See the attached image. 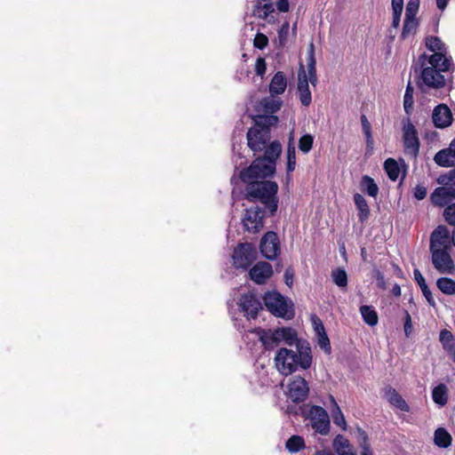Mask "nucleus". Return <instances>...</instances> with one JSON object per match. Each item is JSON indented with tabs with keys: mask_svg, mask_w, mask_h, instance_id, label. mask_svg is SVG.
Instances as JSON below:
<instances>
[{
	"mask_svg": "<svg viewBox=\"0 0 455 455\" xmlns=\"http://www.w3.org/2000/svg\"><path fill=\"white\" fill-rule=\"evenodd\" d=\"M426 46L434 53L430 56L422 53L411 66V70L418 75V86L422 91L425 87L443 88L445 78L441 73L448 71L451 67V60L445 56V44L439 37L429 36L426 39Z\"/></svg>",
	"mask_w": 455,
	"mask_h": 455,
	"instance_id": "obj_1",
	"label": "nucleus"
},
{
	"mask_svg": "<svg viewBox=\"0 0 455 455\" xmlns=\"http://www.w3.org/2000/svg\"><path fill=\"white\" fill-rule=\"evenodd\" d=\"M282 153V145L278 140H273L263 156L255 158L250 166L239 173L242 182L267 180L276 171V161Z\"/></svg>",
	"mask_w": 455,
	"mask_h": 455,
	"instance_id": "obj_2",
	"label": "nucleus"
},
{
	"mask_svg": "<svg viewBox=\"0 0 455 455\" xmlns=\"http://www.w3.org/2000/svg\"><path fill=\"white\" fill-rule=\"evenodd\" d=\"M277 370L288 376L299 369L307 370L312 364L311 347L308 341L298 342L296 350L282 347L275 356Z\"/></svg>",
	"mask_w": 455,
	"mask_h": 455,
	"instance_id": "obj_3",
	"label": "nucleus"
},
{
	"mask_svg": "<svg viewBox=\"0 0 455 455\" xmlns=\"http://www.w3.org/2000/svg\"><path fill=\"white\" fill-rule=\"evenodd\" d=\"M245 186L244 198L250 202H260L273 216L278 208V185L273 180L243 182Z\"/></svg>",
	"mask_w": 455,
	"mask_h": 455,
	"instance_id": "obj_4",
	"label": "nucleus"
},
{
	"mask_svg": "<svg viewBox=\"0 0 455 455\" xmlns=\"http://www.w3.org/2000/svg\"><path fill=\"white\" fill-rule=\"evenodd\" d=\"M279 119L276 116L257 115L253 116L254 125L247 132V144L254 154L265 152L268 148L271 134L270 129L275 126Z\"/></svg>",
	"mask_w": 455,
	"mask_h": 455,
	"instance_id": "obj_5",
	"label": "nucleus"
},
{
	"mask_svg": "<svg viewBox=\"0 0 455 455\" xmlns=\"http://www.w3.org/2000/svg\"><path fill=\"white\" fill-rule=\"evenodd\" d=\"M259 340L266 349H273L283 342L287 346L297 347L298 342L306 341L298 338V333L291 327H281L275 330H258Z\"/></svg>",
	"mask_w": 455,
	"mask_h": 455,
	"instance_id": "obj_6",
	"label": "nucleus"
},
{
	"mask_svg": "<svg viewBox=\"0 0 455 455\" xmlns=\"http://www.w3.org/2000/svg\"><path fill=\"white\" fill-rule=\"evenodd\" d=\"M305 417L309 420L312 428L323 435H326L330 432V418L327 411L321 406L313 405L307 412Z\"/></svg>",
	"mask_w": 455,
	"mask_h": 455,
	"instance_id": "obj_7",
	"label": "nucleus"
},
{
	"mask_svg": "<svg viewBox=\"0 0 455 455\" xmlns=\"http://www.w3.org/2000/svg\"><path fill=\"white\" fill-rule=\"evenodd\" d=\"M403 143L404 152L416 159L419 152V139L418 132L410 118L403 120Z\"/></svg>",
	"mask_w": 455,
	"mask_h": 455,
	"instance_id": "obj_8",
	"label": "nucleus"
},
{
	"mask_svg": "<svg viewBox=\"0 0 455 455\" xmlns=\"http://www.w3.org/2000/svg\"><path fill=\"white\" fill-rule=\"evenodd\" d=\"M232 258L235 268L246 269L255 261L257 251L251 243H239L235 248Z\"/></svg>",
	"mask_w": 455,
	"mask_h": 455,
	"instance_id": "obj_9",
	"label": "nucleus"
},
{
	"mask_svg": "<svg viewBox=\"0 0 455 455\" xmlns=\"http://www.w3.org/2000/svg\"><path fill=\"white\" fill-rule=\"evenodd\" d=\"M266 211L259 207H251L245 210L242 223L246 231L251 234L259 233L264 227Z\"/></svg>",
	"mask_w": 455,
	"mask_h": 455,
	"instance_id": "obj_10",
	"label": "nucleus"
},
{
	"mask_svg": "<svg viewBox=\"0 0 455 455\" xmlns=\"http://www.w3.org/2000/svg\"><path fill=\"white\" fill-rule=\"evenodd\" d=\"M259 250L263 257L269 260L275 259L281 253L280 241L274 231L267 232L259 243Z\"/></svg>",
	"mask_w": 455,
	"mask_h": 455,
	"instance_id": "obj_11",
	"label": "nucleus"
},
{
	"mask_svg": "<svg viewBox=\"0 0 455 455\" xmlns=\"http://www.w3.org/2000/svg\"><path fill=\"white\" fill-rule=\"evenodd\" d=\"M266 307L273 315L284 317L288 314V304L283 295L276 291L267 292L263 298Z\"/></svg>",
	"mask_w": 455,
	"mask_h": 455,
	"instance_id": "obj_12",
	"label": "nucleus"
},
{
	"mask_svg": "<svg viewBox=\"0 0 455 455\" xmlns=\"http://www.w3.org/2000/svg\"><path fill=\"white\" fill-rule=\"evenodd\" d=\"M452 238L447 227L439 225L430 235L429 250H451Z\"/></svg>",
	"mask_w": 455,
	"mask_h": 455,
	"instance_id": "obj_13",
	"label": "nucleus"
},
{
	"mask_svg": "<svg viewBox=\"0 0 455 455\" xmlns=\"http://www.w3.org/2000/svg\"><path fill=\"white\" fill-rule=\"evenodd\" d=\"M451 250H433L430 251L432 255V263L439 273L451 274L455 268L453 259L450 255Z\"/></svg>",
	"mask_w": 455,
	"mask_h": 455,
	"instance_id": "obj_14",
	"label": "nucleus"
},
{
	"mask_svg": "<svg viewBox=\"0 0 455 455\" xmlns=\"http://www.w3.org/2000/svg\"><path fill=\"white\" fill-rule=\"evenodd\" d=\"M308 393V384L304 378L294 377L289 383L288 395L294 403L304 402L307 398Z\"/></svg>",
	"mask_w": 455,
	"mask_h": 455,
	"instance_id": "obj_15",
	"label": "nucleus"
},
{
	"mask_svg": "<svg viewBox=\"0 0 455 455\" xmlns=\"http://www.w3.org/2000/svg\"><path fill=\"white\" fill-rule=\"evenodd\" d=\"M455 199V184L442 185L436 188L430 196L431 203L438 207L449 205Z\"/></svg>",
	"mask_w": 455,
	"mask_h": 455,
	"instance_id": "obj_16",
	"label": "nucleus"
},
{
	"mask_svg": "<svg viewBox=\"0 0 455 455\" xmlns=\"http://www.w3.org/2000/svg\"><path fill=\"white\" fill-rule=\"evenodd\" d=\"M453 121L451 110L446 104H438L432 112V122L435 127L444 129L449 127Z\"/></svg>",
	"mask_w": 455,
	"mask_h": 455,
	"instance_id": "obj_17",
	"label": "nucleus"
},
{
	"mask_svg": "<svg viewBox=\"0 0 455 455\" xmlns=\"http://www.w3.org/2000/svg\"><path fill=\"white\" fill-rule=\"evenodd\" d=\"M238 305L247 317L252 319H255L258 316L259 310L262 309L260 301L252 293L243 294Z\"/></svg>",
	"mask_w": 455,
	"mask_h": 455,
	"instance_id": "obj_18",
	"label": "nucleus"
},
{
	"mask_svg": "<svg viewBox=\"0 0 455 455\" xmlns=\"http://www.w3.org/2000/svg\"><path fill=\"white\" fill-rule=\"evenodd\" d=\"M251 279L257 284H263L273 275L272 266L266 262L260 261L255 264L250 270Z\"/></svg>",
	"mask_w": 455,
	"mask_h": 455,
	"instance_id": "obj_19",
	"label": "nucleus"
},
{
	"mask_svg": "<svg viewBox=\"0 0 455 455\" xmlns=\"http://www.w3.org/2000/svg\"><path fill=\"white\" fill-rule=\"evenodd\" d=\"M299 83H298V92L299 98L303 106H309L312 100L311 92L309 90L307 76L302 64H300L299 70L298 72Z\"/></svg>",
	"mask_w": 455,
	"mask_h": 455,
	"instance_id": "obj_20",
	"label": "nucleus"
},
{
	"mask_svg": "<svg viewBox=\"0 0 455 455\" xmlns=\"http://www.w3.org/2000/svg\"><path fill=\"white\" fill-rule=\"evenodd\" d=\"M253 15L259 19L267 20L268 23L275 22L273 16H270L275 12L273 3H261L260 0H257L253 7Z\"/></svg>",
	"mask_w": 455,
	"mask_h": 455,
	"instance_id": "obj_21",
	"label": "nucleus"
},
{
	"mask_svg": "<svg viewBox=\"0 0 455 455\" xmlns=\"http://www.w3.org/2000/svg\"><path fill=\"white\" fill-rule=\"evenodd\" d=\"M385 398L395 407L402 411L408 412L410 407L405 400L398 394V392L392 387H387L384 389Z\"/></svg>",
	"mask_w": 455,
	"mask_h": 455,
	"instance_id": "obj_22",
	"label": "nucleus"
},
{
	"mask_svg": "<svg viewBox=\"0 0 455 455\" xmlns=\"http://www.w3.org/2000/svg\"><path fill=\"white\" fill-rule=\"evenodd\" d=\"M282 106V100L275 99L274 97L263 98L258 105V109L263 111L267 116H275Z\"/></svg>",
	"mask_w": 455,
	"mask_h": 455,
	"instance_id": "obj_23",
	"label": "nucleus"
},
{
	"mask_svg": "<svg viewBox=\"0 0 455 455\" xmlns=\"http://www.w3.org/2000/svg\"><path fill=\"white\" fill-rule=\"evenodd\" d=\"M287 86V80L282 71H278L273 76L269 84V92L272 97L282 94Z\"/></svg>",
	"mask_w": 455,
	"mask_h": 455,
	"instance_id": "obj_24",
	"label": "nucleus"
},
{
	"mask_svg": "<svg viewBox=\"0 0 455 455\" xmlns=\"http://www.w3.org/2000/svg\"><path fill=\"white\" fill-rule=\"evenodd\" d=\"M333 448L338 455H356L349 441L341 435L334 438Z\"/></svg>",
	"mask_w": 455,
	"mask_h": 455,
	"instance_id": "obj_25",
	"label": "nucleus"
},
{
	"mask_svg": "<svg viewBox=\"0 0 455 455\" xmlns=\"http://www.w3.org/2000/svg\"><path fill=\"white\" fill-rule=\"evenodd\" d=\"M354 202L358 210V220L361 223L365 222L370 216V208L364 197L361 194L354 195Z\"/></svg>",
	"mask_w": 455,
	"mask_h": 455,
	"instance_id": "obj_26",
	"label": "nucleus"
},
{
	"mask_svg": "<svg viewBox=\"0 0 455 455\" xmlns=\"http://www.w3.org/2000/svg\"><path fill=\"white\" fill-rule=\"evenodd\" d=\"M413 275H414V279L417 282V283L419 284V286L420 287V290H421L424 297L426 298L427 301L428 302V304L430 306L435 307V301L434 299L431 291L429 290L427 284L426 283L424 276L422 275L420 271L417 268L414 269Z\"/></svg>",
	"mask_w": 455,
	"mask_h": 455,
	"instance_id": "obj_27",
	"label": "nucleus"
},
{
	"mask_svg": "<svg viewBox=\"0 0 455 455\" xmlns=\"http://www.w3.org/2000/svg\"><path fill=\"white\" fill-rule=\"evenodd\" d=\"M454 156L451 154L449 148L441 149L438 151L434 156V161L435 164L442 167H451L454 166Z\"/></svg>",
	"mask_w": 455,
	"mask_h": 455,
	"instance_id": "obj_28",
	"label": "nucleus"
},
{
	"mask_svg": "<svg viewBox=\"0 0 455 455\" xmlns=\"http://www.w3.org/2000/svg\"><path fill=\"white\" fill-rule=\"evenodd\" d=\"M419 27V21L417 18L404 17L403 30L401 34V39L405 40L409 36L416 34Z\"/></svg>",
	"mask_w": 455,
	"mask_h": 455,
	"instance_id": "obj_29",
	"label": "nucleus"
},
{
	"mask_svg": "<svg viewBox=\"0 0 455 455\" xmlns=\"http://www.w3.org/2000/svg\"><path fill=\"white\" fill-rule=\"evenodd\" d=\"M434 441L435 445L441 448H447L451 444V435L443 427H439L435 431Z\"/></svg>",
	"mask_w": 455,
	"mask_h": 455,
	"instance_id": "obj_30",
	"label": "nucleus"
},
{
	"mask_svg": "<svg viewBox=\"0 0 455 455\" xmlns=\"http://www.w3.org/2000/svg\"><path fill=\"white\" fill-rule=\"evenodd\" d=\"M360 313L363 321L370 326H375L378 323L379 317L372 306L363 305L360 307Z\"/></svg>",
	"mask_w": 455,
	"mask_h": 455,
	"instance_id": "obj_31",
	"label": "nucleus"
},
{
	"mask_svg": "<svg viewBox=\"0 0 455 455\" xmlns=\"http://www.w3.org/2000/svg\"><path fill=\"white\" fill-rule=\"evenodd\" d=\"M361 188L364 193L371 197H376L379 194V187L374 180L368 176L363 175L361 180Z\"/></svg>",
	"mask_w": 455,
	"mask_h": 455,
	"instance_id": "obj_32",
	"label": "nucleus"
},
{
	"mask_svg": "<svg viewBox=\"0 0 455 455\" xmlns=\"http://www.w3.org/2000/svg\"><path fill=\"white\" fill-rule=\"evenodd\" d=\"M432 398L435 403L441 406L445 405L448 401L446 386L444 384H439L436 386L432 391Z\"/></svg>",
	"mask_w": 455,
	"mask_h": 455,
	"instance_id": "obj_33",
	"label": "nucleus"
},
{
	"mask_svg": "<svg viewBox=\"0 0 455 455\" xmlns=\"http://www.w3.org/2000/svg\"><path fill=\"white\" fill-rule=\"evenodd\" d=\"M437 288L446 295H455V281L449 277H440L436 281Z\"/></svg>",
	"mask_w": 455,
	"mask_h": 455,
	"instance_id": "obj_34",
	"label": "nucleus"
},
{
	"mask_svg": "<svg viewBox=\"0 0 455 455\" xmlns=\"http://www.w3.org/2000/svg\"><path fill=\"white\" fill-rule=\"evenodd\" d=\"M331 400L333 404V408L331 410V417H332L333 423L335 425L340 427L343 430H346L347 423H346L345 417H344L339 406L338 405V403H336L335 399L332 396H331Z\"/></svg>",
	"mask_w": 455,
	"mask_h": 455,
	"instance_id": "obj_35",
	"label": "nucleus"
},
{
	"mask_svg": "<svg viewBox=\"0 0 455 455\" xmlns=\"http://www.w3.org/2000/svg\"><path fill=\"white\" fill-rule=\"evenodd\" d=\"M384 169L391 180L395 181L398 179L400 167L395 159L387 158L384 163Z\"/></svg>",
	"mask_w": 455,
	"mask_h": 455,
	"instance_id": "obj_36",
	"label": "nucleus"
},
{
	"mask_svg": "<svg viewBox=\"0 0 455 455\" xmlns=\"http://www.w3.org/2000/svg\"><path fill=\"white\" fill-rule=\"evenodd\" d=\"M310 47H311V50H310L309 57L307 60V72H308L307 82L310 81V83L313 85H315L317 81V77H316V68H315L316 62H315V59L314 56L313 44H311Z\"/></svg>",
	"mask_w": 455,
	"mask_h": 455,
	"instance_id": "obj_37",
	"label": "nucleus"
},
{
	"mask_svg": "<svg viewBox=\"0 0 455 455\" xmlns=\"http://www.w3.org/2000/svg\"><path fill=\"white\" fill-rule=\"evenodd\" d=\"M331 278L333 283L339 288L347 286V275L344 268H336L331 271Z\"/></svg>",
	"mask_w": 455,
	"mask_h": 455,
	"instance_id": "obj_38",
	"label": "nucleus"
},
{
	"mask_svg": "<svg viewBox=\"0 0 455 455\" xmlns=\"http://www.w3.org/2000/svg\"><path fill=\"white\" fill-rule=\"evenodd\" d=\"M439 339L444 350L448 353L455 347L454 336L450 331L446 329L442 330L440 331Z\"/></svg>",
	"mask_w": 455,
	"mask_h": 455,
	"instance_id": "obj_39",
	"label": "nucleus"
},
{
	"mask_svg": "<svg viewBox=\"0 0 455 455\" xmlns=\"http://www.w3.org/2000/svg\"><path fill=\"white\" fill-rule=\"evenodd\" d=\"M285 446L290 452H298L305 447L304 439L299 435H292L287 440Z\"/></svg>",
	"mask_w": 455,
	"mask_h": 455,
	"instance_id": "obj_40",
	"label": "nucleus"
},
{
	"mask_svg": "<svg viewBox=\"0 0 455 455\" xmlns=\"http://www.w3.org/2000/svg\"><path fill=\"white\" fill-rule=\"evenodd\" d=\"M413 107V87L408 83L403 96V108L407 115H411Z\"/></svg>",
	"mask_w": 455,
	"mask_h": 455,
	"instance_id": "obj_41",
	"label": "nucleus"
},
{
	"mask_svg": "<svg viewBox=\"0 0 455 455\" xmlns=\"http://www.w3.org/2000/svg\"><path fill=\"white\" fill-rule=\"evenodd\" d=\"M296 167V149L293 144L287 147V172H292Z\"/></svg>",
	"mask_w": 455,
	"mask_h": 455,
	"instance_id": "obj_42",
	"label": "nucleus"
},
{
	"mask_svg": "<svg viewBox=\"0 0 455 455\" xmlns=\"http://www.w3.org/2000/svg\"><path fill=\"white\" fill-rule=\"evenodd\" d=\"M314 137L310 134H304L299 140V148L304 153L307 154L313 147Z\"/></svg>",
	"mask_w": 455,
	"mask_h": 455,
	"instance_id": "obj_43",
	"label": "nucleus"
},
{
	"mask_svg": "<svg viewBox=\"0 0 455 455\" xmlns=\"http://www.w3.org/2000/svg\"><path fill=\"white\" fill-rule=\"evenodd\" d=\"M290 31V24L288 21H284L277 33V41L279 47H283L287 43V38Z\"/></svg>",
	"mask_w": 455,
	"mask_h": 455,
	"instance_id": "obj_44",
	"label": "nucleus"
},
{
	"mask_svg": "<svg viewBox=\"0 0 455 455\" xmlns=\"http://www.w3.org/2000/svg\"><path fill=\"white\" fill-rule=\"evenodd\" d=\"M437 183L440 185L455 184V164L447 173L438 177Z\"/></svg>",
	"mask_w": 455,
	"mask_h": 455,
	"instance_id": "obj_45",
	"label": "nucleus"
},
{
	"mask_svg": "<svg viewBox=\"0 0 455 455\" xmlns=\"http://www.w3.org/2000/svg\"><path fill=\"white\" fill-rule=\"evenodd\" d=\"M317 337V344L318 346L321 347V349H323L324 351L325 354H331V343H330V339L326 334V332H324V334H318L316 335Z\"/></svg>",
	"mask_w": 455,
	"mask_h": 455,
	"instance_id": "obj_46",
	"label": "nucleus"
},
{
	"mask_svg": "<svg viewBox=\"0 0 455 455\" xmlns=\"http://www.w3.org/2000/svg\"><path fill=\"white\" fill-rule=\"evenodd\" d=\"M443 218L449 225L455 226V203L446 206L443 211Z\"/></svg>",
	"mask_w": 455,
	"mask_h": 455,
	"instance_id": "obj_47",
	"label": "nucleus"
},
{
	"mask_svg": "<svg viewBox=\"0 0 455 455\" xmlns=\"http://www.w3.org/2000/svg\"><path fill=\"white\" fill-rule=\"evenodd\" d=\"M419 7V0H409L405 8V17L415 18Z\"/></svg>",
	"mask_w": 455,
	"mask_h": 455,
	"instance_id": "obj_48",
	"label": "nucleus"
},
{
	"mask_svg": "<svg viewBox=\"0 0 455 455\" xmlns=\"http://www.w3.org/2000/svg\"><path fill=\"white\" fill-rule=\"evenodd\" d=\"M268 44V38L265 34L257 33L253 40V46L259 50L265 49Z\"/></svg>",
	"mask_w": 455,
	"mask_h": 455,
	"instance_id": "obj_49",
	"label": "nucleus"
},
{
	"mask_svg": "<svg viewBox=\"0 0 455 455\" xmlns=\"http://www.w3.org/2000/svg\"><path fill=\"white\" fill-rule=\"evenodd\" d=\"M311 321H312V325L314 327L315 335L322 334V333L324 334V332H326L323 323L318 316L313 315L311 317Z\"/></svg>",
	"mask_w": 455,
	"mask_h": 455,
	"instance_id": "obj_50",
	"label": "nucleus"
},
{
	"mask_svg": "<svg viewBox=\"0 0 455 455\" xmlns=\"http://www.w3.org/2000/svg\"><path fill=\"white\" fill-rule=\"evenodd\" d=\"M373 277L377 281V286L382 290L387 288L384 274L378 268L373 269Z\"/></svg>",
	"mask_w": 455,
	"mask_h": 455,
	"instance_id": "obj_51",
	"label": "nucleus"
},
{
	"mask_svg": "<svg viewBox=\"0 0 455 455\" xmlns=\"http://www.w3.org/2000/svg\"><path fill=\"white\" fill-rule=\"evenodd\" d=\"M357 434H358V443H359V446L361 447V449L363 450L365 447H371V445L369 443L368 435L366 434V432L362 428H358Z\"/></svg>",
	"mask_w": 455,
	"mask_h": 455,
	"instance_id": "obj_52",
	"label": "nucleus"
},
{
	"mask_svg": "<svg viewBox=\"0 0 455 455\" xmlns=\"http://www.w3.org/2000/svg\"><path fill=\"white\" fill-rule=\"evenodd\" d=\"M267 65L264 58L259 57L255 63V72L258 76H263L266 73Z\"/></svg>",
	"mask_w": 455,
	"mask_h": 455,
	"instance_id": "obj_53",
	"label": "nucleus"
},
{
	"mask_svg": "<svg viewBox=\"0 0 455 455\" xmlns=\"http://www.w3.org/2000/svg\"><path fill=\"white\" fill-rule=\"evenodd\" d=\"M427 188L423 185H417L414 188L413 196L418 200H423L427 196Z\"/></svg>",
	"mask_w": 455,
	"mask_h": 455,
	"instance_id": "obj_54",
	"label": "nucleus"
},
{
	"mask_svg": "<svg viewBox=\"0 0 455 455\" xmlns=\"http://www.w3.org/2000/svg\"><path fill=\"white\" fill-rule=\"evenodd\" d=\"M403 10H393L392 27L397 28L400 25Z\"/></svg>",
	"mask_w": 455,
	"mask_h": 455,
	"instance_id": "obj_55",
	"label": "nucleus"
},
{
	"mask_svg": "<svg viewBox=\"0 0 455 455\" xmlns=\"http://www.w3.org/2000/svg\"><path fill=\"white\" fill-rule=\"evenodd\" d=\"M411 317L407 310L404 311V332L406 336L411 331Z\"/></svg>",
	"mask_w": 455,
	"mask_h": 455,
	"instance_id": "obj_56",
	"label": "nucleus"
},
{
	"mask_svg": "<svg viewBox=\"0 0 455 455\" xmlns=\"http://www.w3.org/2000/svg\"><path fill=\"white\" fill-rule=\"evenodd\" d=\"M361 124L364 135L371 133V126L365 115L361 116Z\"/></svg>",
	"mask_w": 455,
	"mask_h": 455,
	"instance_id": "obj_57",
	"label": "nucleus"
},
{
	"mask_svg": "<svg viewBox=\"0 0 455 455\" xmlns=\"http://www.w3.org/2000/svg\"><path fill=\"white\" fill-rule=\"evenodd\" d=\"M293 276H294L293 270L291 267L287 268L284 273V280H285V283L289 287H291V285L293 283Z\"/></svg>",
	"mask_w": 455,
	"mask_h": 455,
	"instance_id": "obj_58",
	"label": "nucleus"
},
{
	"mask_svg": "<svg viewBox=\"0 0 455 455\" xmlns=\"http://www.w3.org/2000/svg\"><path fill=\"white\" fill-rule=\"evenodd\" d=\"M365 137H366V148H367L366 154H371V152L373 150V145H374V140H373L372 135H371V133H369V134H366Z\"/></svg>",
	"mask_w": 455,
	"mask_h": 455,
	"instance_id": "obj_59",
	"label": "nucleus"
},
{
	"mask_svg": "<svg viewBox=\"0 0 455 455\" xmlns=\"http://www.w3.org/2000/svg\"><path fill=\"white\" fill-rule=\"evenodd\" d=\"M277 9L282 12L289 11L290 5L288 0H278L276 3Z\"/></svg>",
	"mask_w": 455,
	"mask_h": 455,
	"instance_id": "obj_60",
	"label": "nucleus"
},
{
	"mask_svg": "<svg viewBox=\"0 0 455 455\" xmlns=\"http://www.w3.org/2000/svg\"><path fill=\"white\" fill-rule=\"evenodd\" d=\"M392 10H403V0H391Z\"/></svg>",
	"mask_w": 455,
	"mask_h": 455,
	"instance_id": "obj_61",
	"label": "nucleus"
},
{
	"mask_svg": "<svg viewBox=\"0 0 455 455\" xmlns=\"http://www.w3.org/2000/svg\"><path fill=\"white\" fill-rule=\"evenodd\" d=\"M436 1V6L439 10L443 11L448 4V0H435Z\"/></svg>",
	"mask_w": 455,
	"mask_h": 455,
	"instance_id": "obj_62",
	"label": "nucleus"
},
{
	"mask_svg": "<svg viewBox=\"0 0 455 455\" xmlns=\"http://www.w3.org/2000/svg\"><path fill=\"white\" fill-rule=\"evenodd\" d=\"M392 294L395 297L401 296V287L399 284L395 283L392 288Z\"/></svg>",
	"mask_w": 455,
	"mask_h": 455,
	"instance_id": "obj_63",
	"label": "nucleus"
},
{
	"mask_svg": "<svg viewBox=\"0 0 455 455\" xmlns=\"http://www.w3.org/2000/svg\"><path fill=\"white\" fill-rule=\"evenodd\" d=\"M449 150H451V154L455 157V138L451 140L449 146Z\"/></svg>",
	"mask_w": 455,
	"mask_h": 455,
	"instance_id": "obj_64",
	"label": "nucleus"
}]
</instances>
